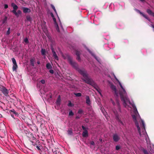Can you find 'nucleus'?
Returning <instances> with one entry per match:
<instances>
[{"label":"nucleus","mask_w":154,"mask_h":154,"mask_svg":"<svg viewBox=\"0 0 154 154\" xmlns=\"http://www.w3.org/2000/svg\"><path fill=\"white\" fill-rule=\"evenodd\" d=\"M61 97L60 95H59L58 96V97L57 99L56 102V104L57 106H59L60 105V102H61Z\"/></svg>","instance_id":"17"},{"label":"nucleus","mask_w":154,"mask_h":154,"mask_svg":"<svg viewBox=\"0 0 154 154\" xmlns=\"http://www.w3.org/2000/svg\"><path fill=\"white\" fill-rule=\"evenodd\" d=\"M85 98L86 103L88 105H90L91 104V101L89 97L88 96H86Z\"/></svg>","instance_id":"16"},{"label":"nucleus","mask_w":154,"mask_h":154,"mask_svg":"<svg viewBox=\"0 0 154 154\" xmlns=\"http://www.w3.org/2000/svg\"><path fill=\"white\" fill-rule=\"evenodd\" d=\"M146 12L149 15H151L154 17V13L150 9H147Z\"/></svg>","instance_id":"18"},{"label":"nucleus","mask_w":154,"mask_h":154,"mask_svg":"<svg viewBox=\"0 0 154 154\" xmlns=\"http://www.w3.org/2000/svg\"><path fill=\"white\" fill-rule=\"evenodd\" d=\"M18 68V66L17 64H14L12 67V70L13 71H17V69Z\"/></svg>","instance_id":"22"},{"label":"nucleus","mask_w":154,"mask_h":154,"mask_svg":"<svg viewBox=\"0 0 154 154\" xmlns=\"http://www.w3.org/2000/svg\"><path fill=\"white\" fill-rule=\"evenodd\" d=\"M75 54L77 56V60L79 61H81V59L80 57V55L82 51H79L78 50H75Z\"/></svg>","instance_id":"8"},{"label":"nucleus","mask_w":154,"mask_h":154,"mask_svg":"<svg viewBox=\"0 0 154 154\" xmlns=\"http://www.w3.org/2000/svg\"><path fill=\"white\" fill-rule=\"evenodd\" d=\"M11 6L13 7V9L17 10L18 8L17 5L14 3L11 4Z\"/></svg>","instance_id":"23"},{"label":"nucleus","mask_w":154,"mask_h":154,"mask_svg":"<svg viewBox=\"0 0 154 154\" xmlns=\"http://www.w3.org/2000/svg\"><path fill=\"white\" fill-rule=\"evenodd\" d=\"M82 80L86 83L92 86L101 95V90L99 88L97 85L94 82L93 79L88 75L85 79H82Z\"/></svg>","instance_id":"3"},{"label":"nucleus","mask_w":154,"mask_h":154,"mask_svg":"<svg viewBox=\"0 0 154 154\" xmlns=\"http://www.w3.org/2000/svg\"><path fill=\"white\" fill-rule=\"evenodd\" d=\"M74 94L77 97H81L82 96V94L80 93H75Z\"/></svg>","instance_id":"33"},{"label":"nucleus","mask_w":154,"mask_h":154,"mask_svg":"<svg viewBox=\"0 0 154 154\" xmlns=\"http://www.w3.org/2000/svg\"><path fill=\"white\" fill-rule=\"evenodd\" d=\"M14 10V9H13L12 11V12H13L14 14L16 16H17V12H16V10Z\"/></svg>","instance_id":"37"},{"label":"nucleus","mask_w":154,"mask_h":154,"mask_svg":"<svg viewBox=\"0 0 154 154\" xmlns=\"http://www.w3.org/2000/svg\"><path fill=\"white\" fill-rule=\"evenodd\" d=\"M20 33H17V36H19L20 35Z\"/></svg>","instance_id":"60"},{"label":"nucleus","mask_w":154,"mask_h":154,"mask_svg":"<svg viewBox=\"0 0 154 154\" xmlns=\"http://www.w3.org/2000/svg\"><path fill=\"white\" fill-rule=\"evenodd\" d=\"M0 90L5 96H7L8 95L9 93L8 90L4 86H0Z\"/></svg>","instance_id":"6"},{"label":"nucleus","mask_w":154,"mask_h":154,"mask_svg":"<svg viewBox=\"0 0 154 154\" xmlns=\"http://www.w3.org/2000/svg\"><path fill=\"white\" fill-rule=\"evenodd\" d=\"M82 127L84 130L82 134V137H88V131L87 130L88 128H86L83 125H82Z\"/></svg>","instance_id":"7"},{"label":"nucleus","mask_w":154,"mask_h":154,"mask_svg":"<svg viewBox=\"0 0 154 154\" xmlns=\"http://www.w3.org/2000/svg\"><path fill=\"white\" fill-rule=\"evenodd\" d=\"M72 133V131L71 130L68 131V134L71 135Z\"/></svg>","instance_id":"43"},{"label":"nucleus","mask_w":154,"mask_h":154,"mask_svg":"<svg viewBox=\"0 0 154 154\" xmlns=\"http://www.w3.org/2000/svg\"><path fill=\"white\" fill-rule=\"evenodd\" d=\"M134 113V114L132 115V116L133 121L135 122V125L137 128L138 132L140 134H141L140 129L137 120V118L140 116L137 109H136V110H135Z\"/></svg>","instance_id":"4"},{"label":"nucleus","mask_w":154,"mask_h":154,"mask_svg":"<svg viewBox=\"0 0 154 154\" xmlns=\"http://www.w3.org/2000/svg\"><path fill=\"white\" fill-rule=\"evenodd\" d=\"M27 134H28V135H29V134H30V135H32V134L31 133H29L28 132H27ZM26 134L27 136V133H26Z\"/></svg>","instance_id":"53"},{"label":"nucleus","mask_w":154,"mask_h":154,"mask_svg":"<svg viewBox=\"0 0 154 154\" xmlns=\"http://www.w3.org/2000/svg\"><path fill=\"white\" fill-rule=\"evenodd\" d=\"M1 135V137H4L6 136V134L5 132V129H4L2 130H0V135Z\"/></svg>","instance_id":"15"},{"label":"nucleus","mask_w":154,"mask_h":154,"mask_svg":"<svg viewBox=\"0 0 154 154\" xmlns=\"http://www.w3.org/2000/svg\"><path fill=\"white\" fill-rule=\"evenodd\" d=\"M5 129V125L1 123L0 124V130Z\"/></svg>","instance_id":"27"},{"label":"nucleus","mask_w":154,"mask_h":154,"mask_svg":"<svg viewBox=\"0 0 154 154\" xmlns=\"http://www.w3.org/2000/svg\"><path fill=\"white\" fill-rule=\"evenodd\" d=\"M35 60L34 58H32L30 59V62L31 65L33 66H34V62L35 61Z\"/></svg>","instance_id":"19"},{"label":"nucleus","mask_w":154,"mask_h":154,"mask_svg":"<svg viewBox=\"0 0 154 154\" xmlns=\"http://www.w3.org/2000/svg\"><path fill=\"white\" fill-rule=\"evenodd\" d=\"M100 141H102V139H100Z\"/></svg>","instance_id":"63"},{"label":"nucleus","mask_w":154,"mask_h":154,"mask_svg":"<svg viewBox=\"0 0 154 154\" xmlns=\"http://www.w3.org/2000/svg\"><path fill=\"white\" fill-rule=\"evenodd\" d=\"M110 88L112 90L114 91V93H115L116 96H118V91L116 89V86L114 85H113L111 84Z\"/></svg>","instance_id":"10"},{"label":"nucleus","mask_w":154,"mask_h":154,"mask_svg":"<svg viewBox=\"0 0 154 154\" xmlns=\"http://www.w3.org/2000/svg\"><path fill=\"white\" fill-rule=\"evenodd\" d=\"M11 116L13 118H14V119H15L14 117V115H13L12 114H11Z\"/></svg>","instance_id":"58"},{"label":"nucleus","mask_w":154,"mask_h":154,"mask_svg":"<svg viewBox=\"0 0 154 154\" xmlns=\"http://www.w3.org/2000/svg\"><path fill=\"white\" fill-rule=\"evenodd\" d=\"M37 63L38 64H40V62L39 61H37Z\"/></svg>","instance_id":"55"},{"label":"nucleus","mask_w":154,"mask_h":154,"mask_svg":"<svg viewBox=\"0 0 154 154\" xmlns=\"http://www.w3.org/2000/svg\"><path fill=\"white\" fill-rule=\"evenodd\" d=\"M46 67L48 69H51L52 68L51 64L50 63H48L46 65Z\"/></svg>","instance_id":"24"},{"label":"nucleus","mask_w":154,"mask_h":154,"mask_svg":"<svg viewBox=\"0 0 154 154\" xmlns=\"http://www.w3.org/2000/svg\"><path fill=\"white\" fill-rule=\"evenodd\" d=\"M24 42L26 44H28L29 43V41L28 40V39L27 38H26L24 40Z\"/></svg>","instance_id":"39"},{"label":"nucleus","mask_w":154,"mask_h":154,"mask_svg":"<svg viewBox=\"0 0 154 154\" xmlns=\"http://www.w3.org/2000/svg\"><path fill=\"white\" fill-rule=\"evenodd\" d=\"M51 50L52 51V52L53 54V57H54V58L57 60H58L59 58L58 57L55 51L54 48L53 47H51Z\"/></svg>","instance_id":"11"},{"label":"nucleus","mask_w":154,"mask_h":154,"mask_svg":"<svg viewBox=\"0 0 154 154\" xmlns=\"http://www.w3.org/2000/svg\"><path fill=\"white\" fill-rule=\"evenodd\" d=\"M112 138L114 141L118 142L120 139V137L117 134H114L112 135Z\"/></svg>","instance_id":"9"},{"label":"nucleus","mask_w":154,"mask_h":154,"mask_svg":"<svg viewBox=\"0 0 154 154\" xmlns=\"http://www.w3.org/2000/svg\"><path fill=\"white\" fill-rule=\"evenodd\" d=\"M56 29L57 31L58 32H60V30H59V27H56Z\"/></svg>","instance_id":"48"},{"label":"nucleus","mask_w":154,"mask_h":154,"mask_svg":"<svg viewBox=\"0 0 154 154\" xmlns=\"http://www.w3.org/2000/svg\"><path fill=\"white\" fill-rule=\"evenodd\" d=\"M142 125H143V128H145L144 123V122H143V121H142Z\"/></svg>","instance_id":"50"},{"label":"nucleus","mask_w":154,"mask_h":154,"mask_svg":"<svg viewBox=\"0 0 154 154\" xmlns=\"http://www.w3.org/2000/svg\"><path fill=\"white\" fill-rule=\"evenodd\" d=\"M80 118V117H79V116H76V117H75V119H79V118Z\"/></svg>","instance_id":"54"},{"label":"nucleus","mask_w":154,"mask_h":154,"mask_svg":"<svg viewBox=\"0 0 154 154\" xmlns=\"http://www.w3.org/2000/svg\"><path fill=\"white\" fill-rule=\"evenodd\" d=\"M87 50L89 52L90 54L93 56L95 57V55L91 50H90L89 49L87 48Z\"/></svg>","instance_id":"32"},{"label":"nucleus","mask_w":154,"mask_h":154,"mask_svg":"<svg viewBox=\"0 0 154 154\" xmlns=\"http://www.w3.org/2000/svg\"><path fill=\"white\" fill-rule=\"evenodd\" d=\"M83 112V110L81 109H80L79 110L78 113L79 114H81Z\"/></svg>","instance_id":"40"},{"label":"nucleus","mask_w":154,"mask_h":154,"mask_svg":"<svg viewBox=\"0 0 154 154\" xmlns=\"http://www.w3.org/2000/svg\"><path fill=\"white\" fill-rule=\"evenodd\" d=\"M116 119L119 122H120V123L122 124V125H124V124L123 123L122 121H121L120 119H119V116L117 114H116Z\"/></svg>","instance_id":"21"},{"label":"nucleus","mask_w":154,"mask_h":154,"mask_svg":"<svg viewBox=\"0 0 154 154\" xmlns=\"http://www.w3.org/2000/svg\"><path fill=\"white\" fill-rule=\"evenodd\" d=\"M152 27L154 29V25H152Z\"/></svg>","instance_id":"62"},{"label":"nucleus","mask_w":154,"mask_h":154,"mask_svg":"<svg viewBox=\"0 0 154 154\" xmlns=\"http://www.w3.org/2000/svg\"><path fill=\"white\" fill-rule=\"evenodd\" d=\"M22 9L23 12L25 14L29 13L31 12V9L26 7H23Z\"/></svg>","instance_id":"13"},{"label":"nucleus","mask_w":154,"mask_h":154,"mask_svg":"<svg viewBox=\"0 0 154 154\" xmlns=\"http://www.w3.org/2000/svg\"><path fill=\"white\" fill-rule=\"evenodd\" d=\"M26 19L27 21L31 22L32 20V18L29 15H28L26 16Z\"/></svg>","instance_id":"25"},{"label":"nucleus","mask_w":154,"mask_h":154,"mask_svg":"<svg viewBox=\"0 0 154 154\" xmlns=\"http://www.w3.org/2000/svg\"><path fill=\"white\" fill-rule=\"evenodd\" d=\"M8 8V5L7 4H5L4 5V8L5 9H7Z\"/></svg>","instance_id":"47"},{"label":"nucleus","mask_w":154,"mask_h":154,"mask_svg":"<svg viewBox=\"0 0 154 154\" xmlns=\"http://www.w3.org/2000/svg\"><path fill=\"white\" fill-rule=\"evenodd\" d=\"M9 112L10 113H11V112H13L16 116H18L19 115L18 112H16L14 109H12L9 110Z\"/></svg>","instance_id":"20"},{"label":"nucleus","mask_w":154,"mask_h":154,"mask_svg":"<svg viewBox=\"0 0 154 154\" xmlns=\"http://www.w3.org/2000/svg\"><path fill=\"white\" fill-rule=\"evenodd\" d=\"M68 80H71V78L70 77H68Z\"/></svg>","instance_id":"57"},{"label":"nucleus","mask_w":154,"mask_h":154,"mask_svg":"<svg viewBox=\"0 0 154 154\" xmlns=\"http://www.w3.org/2000/svg\"><path fill=\"white\" fill-rule=\"evenodd\" d=\"M90 144L92 145H95V143L93 141H92L90 142Z\"/></svg>","instance_id":"42"},{"label":"nucleus","mask_w":154,"mask_h":154,"mask_svg":"<svg viewBox=\"0 0 154 154\" xmlns=\"http://www.w3.org/2000/svg\"><path fill=\"white\" fill-rule=\"evenodd\" d=\"M69 60V63L83 77V79H85L88 75L87 71L84 68H79L78 65L75 61L70 60L69 57L68 56V60Z\"/></svg>","instance_id":"1"},{"label":"nucleus","mask_w":154,"mask_h":154,"mask_svg":"<svg viewBox=\"0 0 154 154\" xmlns=\"http://www.w3.org/2000/svg\"><path fill=\"white\" fill-rule=\"evenodd\" d=\"M17 16H16L18 17V16H19V14H22V12L20 10H18L17 12Z\"/></svg>","instance_id":"34"},{"label":"nucleus","mask_w":154,"mask_h":154,"mask_svg":"<svg viewBox=\"0 0 154 154\" xmlns=\"http://www.w3.org/2000/svg\"><path fill=\"white\" fill-rule=\"evenodd\" d=\"M49 72L51 74H53L54 73V71L53 69H50L49 70Z\"/></svg>","instance_id":"44"},{"label":"nucleus","mask_w":154,"mask_h":154,"mask_svg":"<svg viewBox=\"0 0 154 154\" xmlns=\"http://www.w3.org/2000/svg\"><path fill=\"white\" fill-rule=\"evenodd\" d=\"M69 116H73L74 115V113L72 110H70L69 112Z\"/></svg>","instance_id":"38"},{"label":"nucleus","mask_w":154,"mask_h":154,"mask_svg":"<svg viewBox=\"0 0 154 154\" xmlns=\"http://www.w3.org/2000/svg\"><path fill=\"white\" fill-rule=\"evenodd\" d=\"M41 82L42 84H44L45 83V81L44 80H42L41 81Z\"/></svg>","instance_id":"45"},{"label":"nucleus","mask_w":154,"mask_h":154,"mask_svg":"<svg viewBox=\"0 0 154 154\" xmlns=\"http://www.w3.org/2000/svg\"><path fill=\"white\" fill-rule=\"evenodd\" d=\"M112 104H113V105H114L115 104V102H114V101H112Z\"/></svg>","instance_id":"59"},{"label":"nucleus","mask_w":154,"mask_h":154,"mask_svg":"<svg viewBox=\"0 0 154 154\" xmlns=\"http://www.w3.org/2000/svg\"><path fill=\"white\" fill-rule=\"evenodd\" d=\"M52 151L54 154H61L60 152H59L58 151V150L55 149L54 151L53 150H52Z\"/></svg>","instance_id":"26"},{"label":"nucleus","mask_w":154,"mask_h":154,"mask_svg":"<svg viewBox=\"0 0 154 154\" xmlns=\"http://www.w3.org/2000/svg\"><path fill=\"white\" fill-rule=\"evenodd\" d=\"M53 21H54V23H57L56 20V19L55 18V17H54L53 18Z\"/></svg>","instance_id":"46"},{"label":"nucleus","mask_w":154,"mask_h":154,"mask_svg":"<svg viewBox=\"0 0 154 154\" xmlns=\"http://www.w3.org/2000/svg\"><path fill=\"white\" fill-rule=\"evenodd\" d=\"M41 52L42 55H45V50L44 49L42 48L41 50Z\"/></svg>","instance_id":"28"},{"label":"nucleus","mask_w":154,"mask_h":154,"mask_svg":"<svg viewBox=\"0 0 154 154\" xmlns=\"http://www.w3.org/2000/svg\"><path fill=\"white\" fill-rule=\"evenodd\" d=\"M120 148V147L119 146L117 145L116 147V149L117 150H118Z\"/></svg>","instance_id":"41"},{"label":"nucleus","mask_w":154,"mask_h":154,"mask_svg":"<svg viewBox=\"0 0 154 154\" xmlns=\"http://www.w3.org/2000/svg\"><path fill=\"white\" fill-rule=\"evenodd\" d=\"M2 117V115H1V114H0V118Z\"/></svg>","instance_id":"61"},{"label":"nucleus","mask_w":154,"mask_h":154,"mask_svg":"<svg viewBox=\"0 0 154 154\" xmlns=\"http://www.w3.org/2000/svg\"><path fill=\"white\" fill-rule=\"evenodd\" d=\"M35 140L33 141H31V142L32 143V145L30 144V143L29 144V143H26L27 147L30 150H31L32 149V146L34 147L39 143L38 140H37L35 138V137H33Z\"/></svg>","instance_id":"5"},{"label":"nucleus","mask_w":154,"mask_h":154,"mask_svg":"<svg viewBox=\"0 0 154 154\" xmlns=\"http://www.w3.org/2000/svg\"><path fill=\"white\" fill-rule=\"evenodd\" d=\"M7 20V17H5V18L2 20V24H4L5 23Z\"/></svg>","instance_id":"30"},{"label":"nucleus","mask_w":154,"mask_h":154,"mask_svg":"<svg viewBox=\"0 0 154 154\" xmlns=\"http://www.w3.org/2000/svg\"><path fill=\"white\" fill-rule=\"evenodd\" d=\"M119 85L123 90L122 91H120L119 92V94L120 95L121 100L123 102V105L124 106L126 107L127 105V103H128L130 104H131V103L128 97L126 91L120 82H119Z\"/></svg>","instance_id":"2"},{"label":"nucleus","mask_w":154,"mask_h":154,"mask_svg":"<svg viewBox=\"0 0 154 154\" xmlns=\"http://www.w3.org/2000/svg\"><path fill=\"white\" fill-rule=\"evenodd\" d=\"M54 24L55 26L56 27H59L57 23H54Z\"/></svg>","instance_id":"49"},{"label":"nucleus","mask_w":154,"mask_h":154,"mask_svg":"<svg viewBox=\"0 0 154 154\" xmlns=\"http://www.w3.org/2000/svg\"><path fill=\"white\" fill-rule=\"evenodd\" d=\"M143 151L144 154H149L147 150L146 149H143Z\"/></svg>","instance_id":"35"},{"label":"nucleus","mask_w":154,"mask_h":154,"mask_svg":"<svg viewBox=\"0 0 154 154\" xmlns=\"http://www.w3.org/2000/svg\"><path fill=\"white\" fill-rule=\"evenodd\" d=\"M8 30L6 32V35H9L11 33L10 30H11V28L10 27L8 28Z\"/></svg>","instance_id":"31"},{"label":"nucleus","mask_w":154,"mask_h":154,"mask_svg":"<svg viewBox=\"0 0 154 154\" xmlns=\"http://www.w3.org/2000/svg\"><path fill=\"white\" fill-rule=\"evenodd\" d=\"M12 61L13 65L17 64L16 60L14 58H12Z\"/></svg>","instance_id":"36"},{"label":"nucleus","mask_w":154,"mask_h":154,"mask_svg":"<svg viewBox=\"0 0 154 154\" xmlns=\"http://www.w3.org/2000/svg\"><path fill=\"white\" fill-rule=\"evenodd\" d=\"M51 7L54 10L55 9V8L54 6L52 5H51Z\"/></svg>","instance_id":"51"},{"label":"nucleus","mask_w":154,"mask_h":154,"mask_svg":"<svg viewBox=\"0 0 154 154\" xmlns=\"http://www.w3.org/2000/svg\"><path fill=\"white\" fill-rule=\"evenodd\" d=\"M136 11L137 12L139 13L141 15H142L143 17L144 18L148 20L149 21H150V19L146 15L143 14V13L141 12L140 10L137 9Z\"/></svg>","instance_id":"14"},{"label":"nucleus","mask_w":154,"mask_h":154,"mask_svg":"<svg viewBox=\"0 0 154 154\" xmlns=\"http://www.w3.org/2000/svg\"><path fill=\"white\" fill-rule=\"evenodd\" d=\"M54 12H55V13L57 14V11H56V10L55 8V9H54Z\"/></svg>","instance_id":"56"},{"label":"nucleus","mask_w":154,"mask_h":154,"mask_svg":"<svg viewBox=\"0 0 154 154\" xmlns=\"http://www.w3.org/2000/svg\"><path fill=\"white\" fill-rule=\"evenodd\" d=\"M118 105H119V103H118Z\"/></svg>","instance_id":"64"},{"label":"nucleus","mask_w":154,"mask_h":154,"mask_svg":"<svg viewBox=\"0 0 154 154\" xmlns=\"http://www.w3.org/2000/svg\"><path fill=\"white\" fill-rule=\"evenodd\" d=\"M42 148V146L39 143H38L35 147V149L38 151L40 153L42 151L41 149Z\"/></svg>","instance_id":"12"},{"label":"nucleus","mask_w":154,"mask_h":154,"mask_svg":"<svg viewBox=\"0 0 154 154\" xmlns=\"http://www.w3.org/2000/svg\"><path fill=\"white\" fill-rule=\"evenodd\" d=\"M68 106L72 107L74 106V104L72 103L70 101H68Z\"/></svg>","instance_id":"29"},{"label":"nucleus","mask_w":154,"mask_h":154,"mask_svg":"<svg viewBox=\"0 0 154 154\" xmlns=\"http://www.w3.org/2000/svg\"><path fill=\"white\" fill-rule=\"evenodd\" d=\"M51 15L52 18L54 17V14H53L52 13H51Z\"/></svg>","instance_id":"52"}]
</instances>
